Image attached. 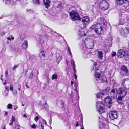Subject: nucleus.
<instances>
[{
	"label": "nucleus",
	"mask_w": 129,
	"mask_h": 129,
	"mask_svg": "<svg viewBox=\"0 0 129 129\" xmlns=\"http://www.w3.org/2000/svg\"><path fill=\"white\" fill-rule=\"evenodd\" d=\"M98 56L99 59H102L103 57V52L102 51H98Z\"/></svg>",
	"instance_id": "aec40b11"
},
{
	"label": "nucleus",
	"mask_w": 129,
	"mask_h": 129,
	"mask_svg": "<svg viewBox=\"0 0 129 129\" xmlns=\"http://www.w3.org/2000/svg\"><path fill=\"white\" fill-rule=\"evenodd\" d=\"M100 8L103 10H106L108 9L109 7L108 2L104 0L101 1L99 4Z\"/></svg>",
	"instance_id": "20e7f679"
},
{
	"label": "nucleus",
	"mask_w": 129,
	"mask_h": 129,
	"mask_svg": "<svg viewBox=\"0 0 129 129\" xmlns=\"http://www.w3.org/2000/svg\"><path fill=\"white\" fill-rule=\"evenodd\" d=\"M25 86L28 88H29V87L27 84L25 85Z\"/></svg>",
	"instance_id": "4d7b16f0"
},
{
	"label": "nucleus",
	"mask_w": 129,
	"mask_h": 129,
	"mask_svg": "<svg viewBox=\"0 0 129 129\" xmlns=\"http://www.w3.org/2000/svg\"><path fill=\"white\" fill-rule=\"evenodd\" d=\"M28 44L27 40H25L22 44V46L23 49H26L28 47Z\"/></svg>",
	"instance_id": "dca6fc26"
},
{
	"label": "nucleus",
	"mask_w": 129,
	"mask_h": 129,
	"mask_svg": "<svg viewBox=\"0 0 129 129\" xmlns=\"http://www.w3.org/2000/svg\"><path fill=\"white\" fill-rule=\"evenodd\" d=\"M39 119V117L38 116H36L34 118V120L36 122H37Z\"/></svg>",
	"instance_id": "f704fd0d"
},
{
	"label": "nucleus",
	"mask_w": 129,
	"mask_h": 129,
	"mask_svg": "<svg viewBox=\"0 0 129 129\" xmlns=\"http://www.w3.org/2000/svg\"><path fill=\"white\" fill-rule=\"evenodd\" d=\"M125 29L126 30V32L129 33V28L128 27H126L125 28Z\"/></svg>",
	"instance_id": "a19ab883"
},
{
	"label": "nucleus",
	"mask_w": 129,
	"mask_h": 129,
	"mask_svg": "<svg viewBox=\"0 0 129 129\" xmlns=\"http://www.w3.org/2000/svg\"><path fill=\"white\" fill-rule=\"evenodd\" d=\"M58 76L57 75L53 74V75L51 77L52 80H53L54 79H57V78Z\"/></svg>",
	"instance_id": "c85d7f7f"
},
{
	"label": "nucleus",
	"mask_w": 129,
	"mask_h": 129,
	"mask_svg": "<svg viewBox=\"0 0 129 129\" xmlns=\"http://www.w3.org/2000/svg\"><path fill=\"white\" fill-rule=\"evenodd\" d=\"M41 128L42 129H44V126L43 125H41Z\"/></svg>",
	"instance_id": "13d9d810"
},
{
	"label": "nucleus",
	"mask_w": 129,
	"mask_h": 129,
	"mask_svg": "<svg viewBox=\"0 0 129 129\" xmlns=\"http://www.w3.org/2000/svg\"><path fill=\"white\" fill-rule=\"evenodd\" d=\"M20 126L19 124H17L15 126V127L16 128V129H20Z\"/></svg>",
	"instance_id": "c756f323"
},
{
	"label": "nucleus",
	"mask_w": 129,
	"mask_h": 129,
	"mask_svg": "<svg viewBox=\"0 0 129 129\" xmlns=\"http://www.w3.org/2000/svg\"><path fill=\"white\" fill-rule=\"evenodd\" d=\"M76 127H77L78 126H79V124L78 122H77L76 124Z\"/></svg>",
	"instance_id": "603ef678"
},
{
	"label": "nucleus",
	"mask_w": 129,
	"mask_h": 129,
	"mask_svg": "<svg viewBox=\"0 0 129 129\" xmlns=\"http://www.w3.org/2000/svg\"><path fill=\"white\" fill-rule=\"evenodd\" d=\"M102 94L101 93H98L96 95V97L98 98H100Z\"/></svg>",
	"instance_id": "2f4dec72"
},
{
	"label": "nucleus",
	"mask_w": 129,
	"mask_h": 129,
	"mask_svg": "<svg viewBox=\"0 0 129 129\" xmlns=\"http://www.w3.org/2000/svg\"><path fill=\"white\" fill-rule=\"evenodd\" d=\"M33 74L32 73V72H31V74L30 75V76H29V77L30 78H32V77H33Z\"/></svg>",
	"instance_id": "de8ad7c7"
},
{
	"label": "nucleus",
	"mask_w": 129,
	"mask_h": 129,
	"mask_svg": "<svg viewBox=\"0 0 129 129\" xmlns=\"http://www.w3.org/2000/svg\"><path fill=\"white\" fill-rule=\"evenodd\" d=\"M5 33L4 32H2L0 33V35L1 36H3L5 34Z\"/></svg>",
	"instance_id": "c03bdc74"
},
{
	"label": "nucleus",
	"mask_w": 129,
	"mask_h": 129,
	"mask_svg": "<svg viewBox=\"0 0 129 129\" xmlns=\"http://www.w3.org/2000/svg\"><path fill=\"white\" fill-rule=\"evenodd\" d=\"M118 92V91L116 89L114 88L112 89L110 93L111 98L114 99L116 98L117 96Z\"/></svg>",
	"instance_id": "f8f14e48"
},
{
	"label": "nucleus",
	"mask_w": 129,
	"mask_h": 129,
	"mask_svg": "<svg viewBox=\"0 0 129 129\" xmlns=\"http://www.w3.org/2000/svg\"><path fill=\"white\" fill-rule=\"evenodd\" d=\"M102 126L103 129H108V126L106 125L104 123H102Z\"/></svg>",
	"instance_id": "bb28decb"
},
{
	"label": "nucleus",
	"mask_w": 129,
	"mask_h": 129,
	"mask_svg": "<svg viewBox=\"0 0 129 129\" xmlns=\"http://www.w3.org/2000/svg\"><path fill=\"white\" fill-rule=\"evenodd\" d=\"M11 38L12 40H13L14 39V38L13 37H11Z\"/></svg>",
	"instance_id": "338daca9"
},
{
	"label": "nucleus",
	"mask_w": 129,
	"mask_h": 129,
	"mask_svg": "<svg viewBox=\"0 0 129 129\" xmlns=\"http://www.w3.org/2000/svg\"><path fill=\"white\" fill-rule=\"evenodd\" d=\"M73 67V69L74 70H75V66Z\"/></svg>",
	"instance_id": "e2e57ef3"
},
{
	"label": "nucleus",
	"mask_w": 129,
	"mask_h": 129,
	"mask_svg": "<svg viewBox=\"0 0 129 129\" xmlns=\"http://www.w3.org/2000/svg\"><path fill=\"white\" fill-rule=\"evenodd\" d=\"M125 55V51L122 49L119 50L117 52V55L118 58H123Z\"/></svg>",
	"instance_id": "9d476101"
},
{
	"label": "nucleus",
	"mask_w": 129,
	"mask_h": 129,
	"mask_svg": "<svg viewBox=\"0 0 129 129\" xmlns=\"http://www.w3.org/2000/svg\"><path fill=\"white\" fill-rule=\"evenodd\" d=\"M13 84H11L10 86V90L11 91H13Z\"/></svg>",
	"instance_id": "473e14b6"
},
{
	"label": "nucleus",
	"mask_w": 129,
	"mask_h": 129,
	"mask_svg": "<svg viewBox=\"0 0 129 129\" xmlns=\"http://www.w3.org/2000/svg\"><path fill=\"white\" fill-rule=\"evenodd\" d=\"M78 34L81 37L86 36V34L85 33L84 30L83 29L79 30L78 32Z\"/></svg>",
	"instance_id": "f3484780"
},
{
	"label": "nucleus",
	"mask_w": 129,
	"mask_h": 129,
	"mask_svg": "<svg viewBox=\"0 0 129 129\" xmlns=\"http://www.w3.org/2000/svg\"><path fill=\"white\" fill-rule=\"evenodd\" d=\"M109 93V89L107 88L103 90L102 92V94L103 95L107 94Z\"/></svg>",
	"instance_id": "6ab92c4d"
},
{
	"label": "nucleus",
	"mask_w": 129,
	"mask_h": 129,
	"mask_svg": "<svg viewBox=\"0 0 129 129\" xmlns=\"http://www.w3.org/2000/svg\"><path fill=\"white\" fill-rule=\"evenodd\" d=\"M7 39L9 40H11V39L9 38V37H7Z\"/></svg>",
	"instance_id": "680f3d73"
},
{
	"label": "nucleus",
	"mask_w": 129,
	"mask_h": 129,
	"mask_svg": "<svg viewBox=\"0 0 129 129\" xmlns=\"http://www.w3.org/2000/svg\"><path fill=\"white\" fill-rule=\"evenodd\" d=\"M12 105L11 104H9L7 106V107L8 109H12Z\"/></svg>",
	"instance_id": "7c9ffc66"
},
{
	"label": "nucleus",
	"mask_w": 129,
	"mask_h": 129,
	"mask_svg": "<svg viewBox=\"0 0 129 129\" xmlns=\"http://www.w3.org/2000/svg\"><path fill=\"white\" fill-rule=\"evenodd\" d=\"M104 102L106 104L108 103L109 104L108 108H110L112 104V100L111 99L110 97L107 96L105 98Z\"/></svg>",
	"instance_id": "ddd939ff"
},
{
	"label": "nucleus",
	"mask_w": 129,
	"mask_h": 129,
	"mask_svg": "<svg viewBox=\"0 0 129 129\" xmlns=\"http://www.w3.org/2000/svg\"><path fill=\"white\" fill-rule=\"evenodd\" d=\"M3 129H6V128H5V126H4L3 128Z\"/></svg>",
	"instance_id": "774afa93"
},
{
	"label": "nucleus",
	"mask_w": 129,
	"mask_h": 129,
	"mask_svg": "<svg viewBox=\"0 0 129 129\" xmlns=\"http://www.w3.org/2000/svg\"><path fill=\"white\" fill-rule=\"evenodd\" d=\"M71 64L73 67L75 66V64L74 61H71Z\"/></svg>",
	"instance_id": "ea45409f"
},
{
	"label": "nucleus",
	"mask_w": 129,
	"mask_h": 129,
	"mask_svg": "<svg viewBox=\"0 0 129 129\" xmlns=\"http://www.w3.org/2000/svg\"><path fill=\"white\" fill-rule=\"evenodd\" d=\"M69 14L72 19L73 20H81V18L78 13L75 10H72L69 13Z\"/></svg>",
	"instance_id": "f03ea898"
},
{
	"label": "nucleus",
	"mask_w": 129,
	"mask_h": 129,
	"mask_svg": "<svg viewBox=\"0 0 129 129\" xmlns=\"http://www.w3.org/2000/svg\"><path fill=\"white\" fill-rule=\"evenodd\" d=\"M73 84V81H71V85H72Z\"/></svg>",
	"instance_id": "bf43d9fd"
},
{
	"label": "nucleus",
	"mask_w": 129,
	"mask_h": 129,
	"mask_svg": "<svg viewBox=\"0 0 129 129\" xmlns=\"http://www.w3.org/2000/svg\"><path fill=\"white\" fill-rule=\"evenodd\" d=\"M119 96L123 98L126 96L127 92L122 87L120 88L119 89Z\"/></svg>",
	"instance_id": "1a4fd4ad"
},
{
	"label": "nucleus",
	"mask_w": 129,
	"mask_h": 129,
	"mask_svg": "<svg viewBox=\"0 0 129 129\" xmlns=\"http://www.w3.org/2000/svg\"><path fill=\"white\" fill-rule=\"evenodd\" d=\"M18 108V107H16V108H14V109L15 110H16V109L17 108Z\"/></svg>",
	"instance_id": "052dcab7"
},
{
	"label": "nucleus",
	"mask_w": 129,
	"mask_h": 129,
	"mask_svg": "<svg viewBox=\"0 0 129 129\" xmlns=\"http://www.w3.org/2000/svg\"><path fill=\"white\" fill-rule=\"evenodd\" d=\"M116 55V53L115 52H113L111 54V56L112 57L115 56Z\"/></svg>",
	"instance_id": "4c0bfd02"
},
{
	"label": "nucleus",
	"mask_w": 129,
	"mask_h": 129,
	"mask_svg": "<svg viewBox=\"0 0 129 129\" xmlns=\"http://www.w3.org/2000/svg\"><path fill=\"white\" fill-rule=\"evenodd\" d=\"M31 127L32 128H35L36 127V126L35 124H33L31 126Z\"/></svg>",
	"instance_id": "a18cd8bd"
},
{
	"label": "nucleus",
	"mask_w": 129,
	"mask_h": 129,
	"mask_svg": "<svg viewBox=\"0 0 129 129\" xmlns=\"http://www.w3.org/2000/svg\"><path fill=\"white\" fill-rule=\"evenodd\" d=\"M66 63L67 64V65H68V60H66Z\"/></svg>",
	"instance_id": "69168bd1"
},
{
	"label": "nucleus",
	"mask_w": 129,
	"mask_h": 129,
	"mask_svg": "<svg viewBox=\"0 0 129 129\" xmlns=\"http://www.w3.org/2000/svg\"><path fill=\"white\" fill-rule=\"evenodd\" d=\"M17 91L16 90H14V92L13 93V94L14 95L17 94Z\"/></svg>",
	"instance_id": "58836bf2"
},
{
	"label": "nucleus",
	"mask_w": 129,
	"mask_h": 129,
	"mask_svg": "<svg viewBox=\"0 0 129 129\" xmlns=\"http://www.w3.org/2000/svg\"><path fill=\"white\" fill-rule=\"evenodd\" d=\"M121 71L124 73L121 74L122 76H126L128 74V69L124 65L122 66L121 67Z\"/></svg>",
	"instance_id": "9b49d317"
},
{
	"label": "nucleus",
	"mask_w": 129,
	"mask_h": 129,
	"mask_svg": "<svg viewBox=\"0 0 129 129\" xmlns=\"http://www.w3.org/2000/svg\"><path fill=\"white\" fill-rule=\"evenodd\" d=\"M62 59V57L61 56H59L57 58L56 61L57 62L59 63V62L61 61Z\"/></svg>",
	"instance_id": "b1692460"
},
{
	"label": "nucleus",
	"mask_w": 129,
	"mask_h": 129,
	"mask_svg": "<svg viewBox=\"0 0 129 129\" xmlns=\"http://www.w3.org/2000/svg\"><path fill=\"white\" fill-rule=\"evenodd\" d=\"M90 28L91 30H94V31L98 34H102L104 33L103 29L100 23L94 24Z\"/></svg>",
	"instance_id": "f257e3e1"
},
{
	"label": "nucleus",
	"mask_w": 129,
	"mask_h": 129,
	"mask_svg": "<svg viewBox=\"0 0 129 129\" xmlns=\"http://www.w3.org/2000/svg\"><path fill=\"white\" fill-rule=\"evenodd\" d=\"M85 44L87 48L88 49H92L93 47V41L89 39H86L85 41Z\"/></svg>",
	"instance_id": "423d86ee"
},
{
	"label": "nucleus",
	"mask_w": 129,
	"mask_h": 129,
	"mask_svg": "<svg viewBox=\"0 0 129 129\" xmlns=\"http://www.w3.org/2000/svg\"><path fill=\"white\" fill-rule=\"evenodd\" d=\"M127 108L129 112V103L127 105Z\"/></svg>",
	"instance_id": "6e6d98bb"
},
{
	"label": "nucleus",
	"mask_w": 129,
	"mask_h": 129,
	"mask_svg": "<svg viewBox=\"0 0 129 129\" xmlns=\"http://www.w3.org/2000/svg\"><path fill=\"white\" fill-rule=\"evenodd\" d=\"M96 107L98 109V111L100 114H102L105 111L104 104L100 101H98L96 103Z\"/></svg>",
	"instance_id": "7ed1b4c3"
},
{
	"label": "nucleus",
	"mask_w": 129,
	"mask_h": 129,
	"mask_svg": "<svg viewBox=\"0 0 129 129\" xmlns=\"http://www.w3.org/2000/svg\"><path fill=\"white\" fill-rule=\"evenodd\" d=\"M117 3L120 5H122L124 3L129 4V0H117Z\"/></svg>",
	"instance_id": "2eb2a0df"
},
{
	"label": "nucleus",
	"mask_w": 129,
	"mask_h": 129,
	"mask_svg": "<svg viewBox=\"0 0 129 129\" xmlns=\"http://www.w3.org/2000/svg\"><path fill=\"white\" fill-rule=\"evenodd\" d=\"M8 114V112H5L4 113V115L5 116L7 115Z\"/></svg>",
	"instance_id": "864d4df0"
},
{
	"label": "nucleus",
	"mask_w": 129,
	"mask_h": 129,
	"mask_svg": "<svg viewBox=\"0 0 129 129\" xmlns=\"http://www.w3.org/2000/svg\"><path fill=\"white\" fill-rule=\"evenodd\" d=\"M44 37L46 39H47L48 38V37L47 35L46 34H45L44 35Z\"/></svg>",
	"instance_id": "09e8293b"
},
{
	"label": "nucleus",
	"mask_w": 129,
	"mask_h": 129,
	"mask_svg": "<svg viewBox=\"0 0 129 129\" xmlns=\"http://www.w3.org/2000/svg\"><path fill=\"white\" fill-rule=\"evenodd\" d=\"M46 52L45 51H41V52L40 53V54L41 55V56L43 57H45V53Z\"/></svg>",
	"instance_id": "cd10ccee"
},
{
	"label": "nucleus",
	"mask_w": 129,
	"mask_h": 129,
	"mask_svg": "<svg viewBox=\"0 0 129 129\" xmlns=\"http://www.w3.org/2000/svg\"><path fill=\"white\" fill-rule=\"evenodd\" d=\"M18 90H19V91H20L21 90V89H20V88H18Z\"/></svg>",
	"instance_id": "0e129e2a"
},
{
	"label": "nucleus",
	"mask_w": 129,
	"mask_h": 129,
	"mask_svg": "<svg viewBox=\"0 0 129 129\" xmlns=\"http://www.w3.org/2000/svg\"><path fill=\"white\" fill-rule=\"evenodd\" d=\"M101 71L99 69H96L95 71L94 75L96 78L99 79L101 77Z\"/></svg>",
	"instance_id": "4468645a"
},
{
	"label": "nucleus",
	"mask_w": 129,
	"mask_h": 129,
	"mask_svg": "<svg viewBox=\"0 0 129 129\" xmlns=\"http://www.w3.org/2000/svg\"><path fill=\"white\" fill-rule=\"evenodd\" d=\"M19 65H17L14 66V67L12 69L13 70H14L15 69L18 67V66H19Z\"/></svg>",
	"instance_id": "c9c22d12"
},
{
	"label": "nucleus",
	"mask_w": 129,
	"mask_h": 129,
	"mask_svg": "<svg viewBox=\"0 0 129 129\" xmlns=\"http://www.w3.org/2000/svg\"><path fill=\"white\" fill-rule=\"evenodd\" d=\"M42 122L43 123L45 124H47V122L46 121L44 120H43Z\"/></svg>",
	"instance_id": "49530a36"
},
{
	"label": "nucleus",
	"mask_w": 129,
	"mask_h": 129,
	"mask_svg": "<svg viewBox=\"0 0 129 129\" xmlns=\"http://www.w3.org/2000/svg\"><path fill=\"white\" fill-rule=\"evenodd\" d=\"M10 121L11 122L9 123L10 125L12 126L13 125V122H14L15 121V117L13 116H12V118L10 120Z\"/></svg>",
	"instance_id": "412c9836"
},
{
	"label": "nucleus",
	"mask_w": 129,
	"mask_h": 129,
	"mask_svg": "<svg viewBox=\"0 0 129 129\" xmlns=\"http://www.w3.org/2000/svg\"><path fill=\"white\" fill-rule=\"evenodd\" d=\"M8 71L7 70H6L5 72V76L7 77H8Z\"/></svg>",
	"instance_id": "e433bc0d"
},
{
	"label": "nucleus",
	"mask_w": 129,
	"mask_h": 129,
	"mask_svg": "<svg viewBox=\"0 0 129 129\" xmlns=\"http://www.w3.org/2000/svg\"><path fill=\"white\" fill-rule=\"evenodd\" d=\"M23 117H25L26 118L27 117V116L25 114H24L23 115Z\"/></svg>",
	"instance_id": "5fc2aeb1"
},
{
	"label": "nucleus",
	"mask_w": 129,
	"mask_h": 129,
	"mask_svg": "<svg viewBox=\"0 0 129 129\" xmlns=\"http://www.w3.org/2000/svg\"><path fill=\"white\" fill-rule=\"evenodd\" d=\"M122 85L126 89L129 90V79L126 78L123 80Z\"/></svg>",
	"instance_id": "0eeeda50"
},
{
	"label": "nucleus",
	"mask_w": 129,
	"mask_h": 129,
	"mask_svg": "<svg viewBox=\"0 0 129 129\" xmlns=\"http://www.w3.org/2000/svg\"><path fill=\"white\" fill-rule=\"evenodd\" d=\"M74 75L75 77V79H76L77 78V76L75 73H74Z\"/></svg>",
	"instance_id": "3c124183"
},
{
	"label": "nucleus",
	"mask_w": 129,
	"mask_h": 129,
	"mask_svg": "<svg viewBox=\"0 0 129 129\" xmlns=\"http://www.w3.org/2000/svg\"><path fill=\"white\" fill-rule=\"evenodd\" d=\"M90 21V18L87 16H84L82 18L81 22L83 27L84 28L86 27L89 23Z\"/></svg>",
	"instance_id": "39448f33"
},
{
	"label": "nucleus",
	"mask_w": 129,
	"mask_h": 129,
	"mask_svg": "<svg viewBox=\"0 0 129 129\" xmlns=\"http://www.w3.org/2000/svg\"><path fill=\"white\" fill-rule=\"evenodd\" d=\"M39 43L41 44H43L44 42V41L43 39V37L42 36L40 35L39 37Z\"/></svg>",
	"instance_id": "5701e85b"
},
{
	"label": "nucleus",
	"mask_w": 129,
	"mask_h": 129,
	"mask_svg": "<svg viewBox=\"0 0 129 129\" xmlns=\"http://www.w3.org/2000/svg\"><path fill=\"white\" fill-rule=\"evenodd\" d=\"M43 1L45 6L47 8H48L50 6L49 4L50 1L49 0H42Z\"/></svg>",
	"instance_id": "a211bd4d"
},
{
	"label": "nucleus",
	"mask_w": 129,
	"mask_h": 129,
	"mask_svg": "<svg viewBox=\"0 0 129 129\" xmlns=\"http://www.w3.org/2000/svg\"><path fill=\"white\" fill-rule=\"evenodd\" d=\"M6 89L7 91H8L9 90V88L8 86H7L6 87Z\"/></svg>",
	"instance_id": "8fccbe9b"
},
{
	"label": "nucleus",
	"mask_w": 129,
	"mask_h": 129,
	"mask_svg": "<svg viewBox=\"0 0 129 129\" xmlns=\"http://www.w3.org/2000/svg\"><path fill=\"white\" fill-rule=\"evenodd\" d=\"M94 66L95 67V69H96V68H98V67H96V66L97 65V63L96 62H94Z\"/></svg>",
	"instance_id": "79ce46f5"
},
{
	"label": "nucleus",
	"mask_w": 129,
	"mask_h": 129,
	"mask_svg": "<svg viewBox=\"0 0 129 129\" xmlns=\"http://www.w3.org/2000/svg\"><path fill=\"white\" fill-rule=\"evenodd\" d=\"M60 102L62 106L63 107L64 105V101L61 100L60 101Z\"/></svg>",
	"instance_id": "72a5a7b5"
},
{
	"label": "nucleus",
	"mask_w": 129,
	"mask_h": 129,
	"mask_svg": "<svg viewBox=\"0 0 129 129\" xmlns=\"http://www.w3.org/2000/svg\"><path fill=\"white\" fill-rule=\"evenodd\" d=\"M125 60L127 61L129 60V53H128L125 54L124 56Z\"/></svg>",
	"instance_id": "393cba45"
},
{
	"label": "nucleus",
	"mask_w": 129,
	"mask_h": 129,
	"mask_svg": "<svg viewBox=\"0 0 129 129\" xmlns=\"http://www.w3.org/2000/svg\"><path fill=\"white\" fill-rule=\"evenodd\" d=\"M123 98L119 96L118 97L117 99V102L119 104L121 105L122 104L123 102L122 100Z\"/></svg>",
	"instance_id": "4be33fe9"
},
{
	"label": "nucleus",
	"mask_w": 129,
	"mask_h": 129,
	"mask_svg": "<svg viewBox=\"0 0 129 129\" xmlns=\"http://www.w3.org/2000/svg\"><path fill=\"white\" fill-rule=\"evenodd\" d=\"M70 49V48L69 47L68 48L69 53V54H70V55L71 56L72 55V53H71Z\"/></svg>",
	"instance_id": "37998d69"
},
{
	"label": "nucleus",
	"mask_w": 129,
	"mask_h": 129,
	"mask_svg": "<svg viewBox=\"0 0 129 129\" xmlns=\"http://www.w3.org/2000/svg\"><path fill=\"white\" fill-rule=\"evenodd\" d=\"M34 3L36 4L40 5L41 4V1L40 0H33Z\"/></svg>",
	"instance_id": "a878e982"
},
{
	"label": "nucleus",
	"mask_w": 129,
	"mask_h": 129,
	"mask_svg": "<svg viewBox=\"0 0 129 129\" xmlns=\"http://www.w3.org/2000/svg\"><path fill=\"white\" fill-rule=\"evenodd\" d=\"M110 118L112 120L117 118L118 116V112L116 111H111L109 113Z\"/></svg>",
	"instance_id": "6e6552de"
}]
</instances>
